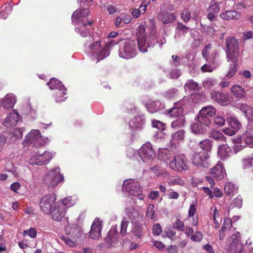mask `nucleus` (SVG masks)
I'll return each mask as SVG.
<instances>
[{
  "instance_id": "obj_48",
  "label": "nucleus",
  "mask_w": 253,
  "mask_h": 253,
  "mask_svg": "<svg viewBox=\"0 0 253 253\" xmlns=\"http://www.w3.org/2000/svg\"><path fill=\"white\" fill-rule=\"evenodd\" d=\"M228 125L230 126H240L241 123L235 116H231L227 119Z\"/></svg>"
},
{
  "instance_id": "obj_7",
  "label": "nucleus",
  "mask_w": 253,
  "mask_h": 253,
  "mask_svg": "<svg viewBox=\"0 0 253 253\" xmlns=\"http://www.w3.org/2000/svg\"><path fill=\"white\" fill-rule=\"evenodd\" d=\"M136 42L133 41H127L123 47H120L119 55L121 58L130 59L136 55Z\"/></svg>"
},
{
  "instance_id": "obj_51",
  "label": "nucleus",
  "mask_w": 253,
  "mask_h": 253,
  "mask_svg": "<svg viewBox=\"0 0 253 253\" xmlns=\"http://www.w3.org/2000/svg\"><path fill=\"white\" fill-rule=\"evenodd\" d=\"M177 92L178 90L176 88H172L166 91L164 95L167 99H171L176 96Z\"/></svg>"
},
{
  "instance_id": "obj_40",
  "label": "nucleus",
  "mask_w": 253,
  "mask_h": 253,
  "mask_svg": "<svg viewBox=\"0 0 253 253\" xmlns=\"http://www.w3.org/2000/svg\"><path fill=\"white\" fill-rule=\"evenodd\" d=\"M184 87L186 89H188L195 92L199 90V84L193 80H187L184 85Z\"/></svg>"
},
{
  "instance_id": "obj_64",
  "label": "nucleus",
  "mask_w": 253,
  "mask_h": 253,
  "mask_svg": "<svg viewBox=\"0 0 253 253\" xmlns=\"http://www.w3.org/2000/svg\"><path fill=\"white\" fill-rule=\"evenodd\" d=\"M214 122L215 125L222 126L225 122V120L221 116H217L214 118Z\"/></svg>"
},
{
  "instance_id": "obj_22",
  "label": "nucleus",
  "mask_w": 253,
  "mask_h": 253,
  "mask_svg": "<svg viewBox=\"0 0 253 253\" xmlns=\"http://www.w3.org/2000/svg\"><path fill=\"white\" fill-rule=\"evenodd\" d=\"M158 18L164 24L167 25L173 22L176 19V15L174 13L162 11L159 14Z\"/></svg>"
},
{
  "instance_id": "obj_35",
  "label": "nucleus",
  "mask_w": 253,
  "mask_h": 253,
  "mask_svg": "<svg viewBox=\"0 0 253 253\" xmlns=\"http://www.w3.org/2000/svg\"><path fill=\"white\" fill-rule=\"evenodd\" d=\"M227 60L228 62L231 61L232 63L230 65L229 70L226 76L228 78H232L234 76L237 71V67L239 65V59H227Z\"/></svg>"
},
{
  "instance_id": "obj_26",
  "label": "nucleus",
  "mask_w": 253,
  "mask_h": 253,
  "mask_svg": "<svg viewBox=\"0 0 253 253\" xmlns=\"http://www.w3.org/2000/svg\"><path fill=\"white\" fill-rule=\"evenodd\" d=\"M18 121V114L17 112H13L8 114L3 123V125L4 126H14L17 124Z\"/></svg>"
},
{
  "instance_id": "obj_6",
  "label": "nucleus",
  "mask_w": 253,
  "mask_h": 253,
  "mask_svg": "<svg viewBox=\"0 0 253 253\" xmlns=\"http://www.w3.org/2000/svg\"><path fill=\"white\" fill-rule=\"evenodd\" d=\"M170 146L169 148L159 149L158 157L164 162H167L172 156L174 157L175 155L180 153L179 143L173 144L172 141H170Z\"/></svg>"
},
{
  "instance_id": "obj_33",
  "label": "nucleus",
  "mask_w": 253,
  "mask_h": 253,
  "mask_svg": "<svg viewBox=\"0 0 253 253\" xmlns=\"http://www.w3.org/2000/svg\"><path fill=\"white\" fill-rule=\"evenodd\" d=\"M8 133L10 138L13 141L21 139L22 137L23 131L21 127H9Z\"/></svg>"
},
{
  "instance_id": "obj_9",
  "label": "nucleus",
  "mask_w": 253,
  "mask_h": 253,
  "mask_svg": "<svg viewBox=\"0 0 253 253\" xmlns=\"http://www.w3.org/2000/svg\"><path fill=\"white\" fill-rule=\"evenodd\" d=\"M43 139L40 131L38 129L32 130L26 136L24 140L25 145L33 144L36 147L41 146L43 144Z\"/></svg>"
},
{
  "instance_id": "obj_34",
  "label": "nucleus",
  "mask_w": 253,
  "mask_h": 253,
  "mask_svg": "<svg viewBox=\"0 0 253 253\" xmlns=\"http://www.w3.org/2000/svg\"><path fill=\"white\" fill-rule=\"evenodd\" d=\"M131 232L134 236L139 239H141L143 235L142 225L137 222L133 224Z\"/></svg>"
},
{
  "instance_id": "obj_49",
  "label": "nucleus",
  "mask_w": 253,
  "mask_h": 253,
  "mask_svg": "<svg viewBox=\"0 0 253 253\" xmlns=\"http://www.w3.org/2000/svg\"><path fill=\"white\" fill-rule=\"evenodd\" d=\"M129 222L126 218H124L121 222L120 233L123 237H125L127 233V228Z\"/></svg>"
},
{
  "instance_id": "obj_31",
  "label": "nucleus",
  "mask_w": 253,
  "mask_h": 253,
  "mask_svg": "<svg viewBox=\"0 0 253 253\" xmlns=\"http://www.w3.org/2000/svg\"><path fill=\"white\" fill-rule=\"evenodd\" d=\"M15 103L16 99L15 97L6 95L1 102V104L4 109L9 110L13 107Z\"/></svg>"
},
{
  "instance_id": "obj_55",
  "label": "nucleus",
  "mask_w": 253,
  "mask_h": 253,
  "mask_svg": "<svg viewBox=\"0 0 253 253\" xmlns=\"http://www.w3.org/2000/svg\"><path fill=\"white\" fill-rule=\"evenodd\" d=\"M191 17V14L190 11L187 9H185L182 12L181 18L185 23H187Z\"/></svg>"
},
{
  "instance_id": "obj_11",
  "label": "nucleus",
  "mask_w": 253,
  "mask_h": 253,
  "mask_svg": "<svg viewBox=\"0 0 253 253\" xmlns=\"http://www.w3.org/2000/svg\"><path fill=\"white\" fill-rule=\"evenodd\" d=\"M139 50L143 53L147 51L148 48L153 47L155 44L158 42L156 39L155 35L153 33L149 34L148 38L137 40Z\"/></svg>"
},
{
  "instance_id": "obj_60",
  "label": "nucleus",
  "mask_w": 253,
  "mask_h": 253,
  "mask_svg": "<svg viewBox=\"0 0 253 253\" xmlns=\"http://www.w3.org/2000/svg\"><path fill=\"white\" fill-rule=\"evenodd\" d=\"M184 131L183 130H180L177 132L174 133L172 134L174 140H182L184 136Z\"/></svg>"
},
{
  "instance_id": "obj_23",
  "label": "nucleus",
  "mask_w": 253,
  "mask_h": 253,
  "mask_svg": "<svg viewBox=\"0 0 253 253\" xmlns=\"http://www.w3.org/2000/svg\"><path fill=\"white\" fill-rule=\"evenodd\" d=\"M65 208L57 205H55L50 214L53 220L56 221H60L65 216Z\"/></svg>"
},
{
  "instance_id": "obj_46",
  "label": "nucleus",
  "mask_w": 253,
  "mask_h": 253,
  "mask_svg": "<svg viewBox=\"0 0 253 253\" xmlns=\"http://www.w3.org/2000/svg\"><path fill=\"white\" fill-rule=\"evenodd\" d=\"M199 146L202 151H206L209 152L211 148V141L209 139H206L200 142Z\"/></svg>"
},
{
  "instance_id": "obj_18",
  "label": "nucleus",
  "mask_w": 253,
  "mask_h": 253,
  "mask_svg": "<svg viewBox=\"0 0 253 253\" xmlns=\"http://www.w3.org/2000/svg\"><path fill=\"white\" fill-rule=\"evenodd\" d=\"M89 12V11L88 9L77 10L72 15V22L77 23L78 24H82L83 22H86L85 20L83 19L88 15Z\"/></svg>"
},
{
  "instance_id": "obj_29",
  "label": "nucleus",
  "mask_w": 253,
  "mask_h": 253,
  "mask_svg": "<svg viewBox=\"0 0 253 253\" xmlns=\"http://www.w3.org/2000/svg\"><path fill=\"white\" fill-rule=\"evenodd\" d=\"M146 107L150 113H153L163 109L164 105L160 101H155L147 104Z\"/></svg>"
},
{
  "instance_id": "obj_19",
  "label": "nucleus",
  "mask_w": 253,
  "mask_h": 253,
  "mask_svg": "<svg viewBox=\"0 0 253 253\" xmlns=\"http://www.w3.org/2000/svg\"><path fill=\"white\" fill-rule=\"evenodd\" d=\"M209 154L206 151H201L194 154L192 159L193 164L201 166H203L204 162L209 158Z\"/></svg>"
},
{
  "instance_id": "obj_54",
  "label": "nucleus",
  "mask_w": 253,
  "mask_h": 253,
  "mask_svg": "<svg viewBox=\"0 0 253 253\" xmlns=\"http://www.w3.org/2000/svg\"><path fill=\"white\" fill-rule=\"evenodd\" d=\"M154 208L155 206L153 204H150L147 209V216L152 219L156 217Z\"/></svg>"
},
{
  "instance_id": "obj_57",
  "label": "nucleus",
  "mask_w": 253,
  "mask_h": 253,
  "mask_svg": "<svg viewBox=\"0 0 253 253\" xmlns=\"http://www.w3.org/2000/svg\"><path fill=\"white\" fill-rule=\"evenodd\" d=\"M162 232V229L159 223H156L152 227V233L155 236L160 235Z\"/></svg>"
},
{
  "instance_id": "obj_24",
  "label": "nucleus",
  "mask_w": 253,
  "mask_h": 253,
  "mask_svg": "<svg viewBox=\"0 0 253 253\" xmlns=\"http://www.w3.org/2000/svg\"><path fill=\"white\" fill-rule=\"evenodd\" d=\"M223 166L218 162L216 166L211 169V176L217 180H220L224 177Z\"/></svg>"
},
{
  "instance_id": "obj_14",
  "label": "nucleus",
  "mask_w": 253,
  "mask_h": 253,
  "mask_svg": "<svg viewBox=\"0 0 253 253\" xmlns=\"http://www.w3.org/2000/svg\"><path fill=\"white\" fill-rule=\"evenodd\" d=\"M240 234L239 232H236L229 237V240L231 243L228 246V250L231 253H243V246L240 243Z\"/></svg>"
},
{
  "instance_id": "obj_63",
  "label": "nucleus",
  "mask_w": 253,
  "mask_h": 253,
  "mask_svg": "<svg viewBox=\"0 0 253 253\" xmlns=\"http://www.w3.org/2000/svg\"><path fill=\"white\" fill-rule=\"evenodd\" d=\"M238 127H226L223 129L224 133L229 136H232L238 130Z\"/></svg>"
},
{
  "instance_id": "obj_5",
  "label": "nucleus",
  "mask_w": 253,
  "mask_h": 253,
  "mask_svg": "<svg viewBox=\"0 0 253 253\" xmlns=\"http://www.w3.org/2000/svg\"><path fill=\"white\" fill-rule=\"evenodd\" d=\"M47 85L49 87L50 89H58V93L56 95L55 101L56 102H61L64 101L67 98L66 88L63 85L62 83L56 78H52L50 81L47 83Z\"/></svg>"
},
{
  "instance_id": "obj_16",
  "label": "nucleus",
  "mask_w": 253,
  "mask_h": 253,
  "mask_svg": "<svg viewBox=\"0 0 253 253\" xmlns=\"http://www.w3.org/2000/svg\"><path fill=\"white\" fill-rule=\"evenodd\" d=\"M220 10L219 3L215 0H211L209 6L207 8L208 12V19L211 21H214L217 20V15Z\"/></svg>"
},
{
  "instance_id": "obj_8",
  "label": "nucleus",
  "mask_w": 253,
  "mask_h": 253,
  "mask_svg": "<svg viewBox=\"0 0 253 253\" xmlns=\"http://www.w3.org/2000/svg\"><path fill=\"white\" fill-rule=\"evenodd\" d=\"M91 52L97 56V63L108 56L110 50H107V47L101 45L100 41H97L90 44L89 46Z\"/></svg>"
},
{
  "instance_id": "obj_39",
  "label": "nucleus",
  "mask_w": 253,
  "mask_h": 253,
  "mask_svg": "<svg viewBox=\"0 0 253 253\" xmlns=\"http://www.w3.org/2000/svg\"><path fill=\"white\" fill-rule=\"evenodd\" d=\"M145 120L141 116H136L131 119L129 122V126H141L145 125Z\"/></svg>"
},
{
  "instance_id": "obj_30",
  "label": "nucleus",
  "mask_w": 253,
  "mask_h": 253,
  "mask_svg": "<svg viewBox=\"0 0 253 253\" xmlns=\"http://www.w3.org/2000/svg\"><path fill=\"white\" fill-rule=\"evenodd\" d=\"M93 23L92 21L87 20L86 22H83L82 24H79L80 28H76L75 30L77 32L80 33L81 35L84 37H86L90 35L89 30L86 28L87 25H91Z\"/></svg>"
},
{
  "instance_id": "obj_61",
  "label": "nucleus",
  "mask_w": 253,
  "mask_h": 253,
  "mask_svg": "<svg viewBox=\"0 0 253 253\" xmlns=\"http://www.w3.org/2000/svg\"><path fill=\"white\" fill-rule=\"evenodd\" d=\"M217 55V52L216 51H213L212 53L210 54V53L207 54V56L206 57H204L208 62L213 63L215 60V57Z\"/></svg>"
},
{
  "instance_id": "obj_4",
  "label": "nucleus",
  "mask_w": 253,
  "mask_h": 253,
  "mask_svg": "<svg viewBox=\"0 0 253 253\" xmlns=\"http://www.w3.org/2000/svg\"><path fill=\"white\" fill-rule=\"evenodd\" d=\"M225 45L227 59H239L240 51L237 39L234 37H229L226 39Z\"/></svg>"
},
{
  "instance_id": "obj_44",
  "label": "nucleus",
  "mask_w": 253,
  "mask_h": 253,
  "mask_svg": "<svg viewBox=\"0 0 253 253\" xmlns=\"http://www.w3.org/2000/svg\"><path fill=\"white\" fill-rule=\"evenodd\" d=\"M200 112L201 114L211 117L215 114V109L212 106H209L203 107Z\"/></svg>"
},
{
  "instance_id": "obj_32",
  "label": "nucleus",
  "mask_w": 253,
  "mask_h": 253,
  "mask_svg": "<svg viewBox=\"0 0 253 253\" xmlns=\"http://www.w3.org/2000/svg\"><path fill=\"white\" fill-rule=\"evenodd\" d=\"M195 121L197 126H208L211 123V121L209 117L205 115L201 114L200 112L195 119Z\"/></svg>"
},
{
  "instance_id": "obj_58",
  "label": "nucleus",
  "mask_w": 253,
  "mask_h": 253,
  "mask_svg": "<svg viewBox=\"0 0 253 253\" xmlns=\"http://www.w3.org/2000/svg\"><path fill=\"white\" fill-rule=\"evenodd\" d=\"M243 137L245 139V142L247 144L253 147V135H249L247 132L243 135Z\"/></svg>"
},
{
  "instance_id": "obj_1",
  "label": "nucleus",
  "mask_w": 253,
  "mask_h": 253,
  "mask_svg": "<svg viewBox=\"0 0 253 253\" xmlns=\"http://www.w3.org/2000/svg\"><path fill=\"white\" fill-rule=\"evenodd\" d=\"M65 231L67 236H62L60 237L61 240L67 245L73 247L76 245L77 239L82 236V229L77 225L66 226Z\"/></svg>"
},
{
  "instance_id": "obj_37",
  "label": "nucleus",
  "mask_w": 253,
  "mask_h": 253,
  "mask_svg": "<svg viewBox=\"0 0 253 253\" xmlns=\"http://www.w3.org/2000/svg\"><path fill=\"white\" fill-rule=\"evenodd\" d=\"M183 112V108H178L173 106L171 108L166 111V114L170 117H179L180 116H182Z\"/></svg>"
},
{
  "instance_id": "obj_47",
  "label": "nucleus",
  "mask_w": 253,
  "mask_h": 253,
  "mask_svg": "<svg viewBox=\"0 0 253 253\" xmlns=\"http://www.w3.org/2000/svg\"><path fill=\"white\" fill-rule=\"evenodd\" d=\"M237 107L245 114L246 117H249L248 114L252 110V107L246 104H239Z\"/></svg>"
},
{
  "instance_id": "obj_38",
  "label": "nucleus",
  "mask_w": 253,
  "mask_h": 253,
  "mask_svg": "<svg viewBox=\"0 0 253 253\" xmlns=\"http://www.w3.org/2000/svg\"><path fill=\"white\" fill-rule=\"evenodd\" d=\"M230 149L227 144L220 145L218 146L217 154L221 158H224L228 156Z\"/></svg>"
},
{
  "instance_id": "obj_17",
  "label": "nucleus",
  "mask_w": 253,
  "mask_h": 253,
  "mask_svg": "<svg viewBox=\"0 0 253 253\" xmlns=\"http://www.w3.org/2000/svg\"><path fill=\"white\" fill-rule=\"evenodd\" d=\"M102 221L99 218H95L92 223L89 233V237L92 239H98L101 237L102 229Z\"/></svg>"
},
{
  "instance_id": "obj_52",
  "label": "nucleus",
  "mask_w": 253,
  "mask_h": 253,
  "mask_svg": "<svg viewBox=\"0 0 253 253\" xmlns=\"http://www.w3.org/2000/svg\"><path fill=\"white\" fill-rule=\"evenodd\" d=\"M185 119L184 116L179 117L175 121L172 122L171 126H182L185 125Z\"/></svg>"
},
{
  "instance_id": "obj_42",
  "label": "nucleus",
  "mask_w": 253,
  "mask_h": 253,
  "mask_svg": "<svg viewBox=\"0 0 253 253\" xmlns=\"http://www.w3.org/2000/svg\"><path fill=\"white\" fill-rule=\"evenodd\" d=\"M243 200L240 196H238L231 202L229 209L238 208L240 209L242 206Z\"/></svg>"
},
{
  "instance_id": "obj_43",
  "label": "nucleus",
  "mask_w": 253,
  "mask_h": 253,
  "mask_svg": "<svg viewBox=\"0 0 253 253\" xmlns=\"http://www.w3.org/2000/svg\"><path fill=\"white\" fill-rule=\"evenodd\" d=\"M242 167L244 169H250L253 167V154L249 156L248 158L244 159L242 162Z\"/></svg>"
},
{
  "instance_id": "obj_20",
  "label": "nucleus",
  "mask_w": 253,
  "mask_h": 253,
  "mask_svg": "<svg viewBox=\"0 0 253 253\" xmlns=\"http://www.w3.org/2000/svg\"><path fill=\"white\" fill-rule=\"evenodd\" d=\"M232 224V221L231 219L227 217L224 218L222 227L219 231L218 238L219 240L222 241L224 239L231 230Z\"/></svg>"
},
{
  "instance_id": "obj_10",
  "label": "nucleus",
  "mask_w": 253,
  "mask_h": 253,
  "mask_svg": "<svg viewBox=\"0 0 253 253\" xmlns=\"http://www.w3.org/2000/svg\"><path fill=\"white\" fill-rule=\"evenodd\" d=\"M55 200V196L51 194L44 196L41 199L39 205L43 213L46 214L50 213Z\"/></svg>"
},
{
  "instance_id": "obj_27",
  "label": "nucleus",
  "mask_w": 253,
  "mask_h": 253,
  "mask_svg": "<svg viewBox=\"0 0 253 253\" xmlns=\"http://www.w3.org/2000/svg\"><path fill=\"white\" fill-rule=\"evenodd\" d=\"M118 234L115 229H111L105 238V241L108 247H112L118 241Z\"/></svg>"
},
{
  "instance_id": "obj_25",
  "label": "nucleus",
  "mask_w": 253,
  "mask_h": 253,
  "mask_svg": "<svg viewBox=\"0 0 253 253\" xmlns=\"http://www.w3.org/2000/svg\"><path fill=\"white\" fill-rule=\"evenodd\" d=\"M190 28L184 25L181 22H178L175 28V33L174 38L176 40H178L181 36H184L190 30Z\"/></svg>"
},
{
  "instance_id": "obj_53",
  "label": "nucleus",
  "mask_w": 253,
  "mask_h": 253,
  "mask_svg": "<svg viewBox=\"0 0 253 253\" xmlns=\"http://www.w3.org/2000/svg\"><path fill=\"white\" fill-rule=\"evenodd\" d=\"M173 228L178 231H184L185 230L184 222L180 219H177L173 224Z\"/></svg>"
},
{
  "instance_id": "obj_59",
  "label": "nucleus",
  "mask_w": 253,
  "mask_h": 253,
  "mask_svg": "<svg viewBox=\"0 0 253 253\" xmlns=\"http://www.w3.org/2000/svg\"><path fill=\"white\" fill-rule=\"evenodd\" d=\"M169 185L173 186L174 185H183L184 182L180 178L175 177L169 182Z\"/></svg>"
},
{
  "instance_id": "obj_21",
  "label": "nucleus",
  "mask_w": 253,
  "mask_h": 253,
  "mask_svg": "<svg viewBox=\"0 0 253 253\" xmlns=\"http://www.w3.org/2000/svg\"><path fill=\"white\" fill-rule=\"evenodd\" d=\"M211 97L213 100L222 105H226L229 100L228 95L222 92L212 90L211 92Z\"/></svg>"
},
{
  "instance_id": "obj_12",
  "label": "nucleus",
  "mask_w": 253,
  "mask_h": 253,
  "mask_svg": "<svg viewBox=\"0 0 253 253\" xmlns=\"http://www.w3.org/2000/svg\"><path fill=\"white\" fill-rule=\"evenodd\" d=\"M187 161L183 155H175L173 159L169 163L170 168L180 172L187 169Z\"/></svg>"
},
{
  "instance_id": "obj_3",
  "label": "nucleus",
  "mask_w": 253,
  "mask_h": 253,
  "mask_svg": "<svg viewBox=\"0 0 253 253\" xmlns=\"http://www.w3.org/2000/svg\"><path fill=\"white\" fill-rule=\"evenodd\" d=\"M64 179V176L60 174V169H52L44 176V181L48 186V190L51 191L60 182Z\"/></svg>"
},
{
  "instance_id": "obj_50",
  "label": "nucleus",
  "mask_w": 253,
  "mask_h": 253,
  "mask_svg": "<svg viewBox=\"0 0 253 253\" xmlns=\"http://www.w3.org/2000/svg\"><path fill=\"white\" fill-rule=\"evenodd\" d=\"M145 30V27L144 25L141 24L139 25L138 32L136 34L137 38V40L148 38V37L146 36Z\"/></svg>"
},
{
  "instance_id": "obj_13",
  "label": "nucleus",
  "mask_w": 253,
  "mask_h": 253,
  "mask_svg": "<svg viewBox=\"0 0 253 253\" xmlns=\"http://www.w3.org/2000/svg\"><path fill=\"white\" fill-rule=\"evenodd\" d=\"M53 157L52 154L48 151H44L42 154L32 157L29 160L31 165L42 166L48 163Z\"/></svg>"
},
{
  "instance_id": "obj_28",
  "label": "nucleus",
  "mask_w": 253,
  "mask_h": 253,
  "mask_svg": "<svg viewBox=\"0 0 253 253\" xmlns=\"http://www.w3.org/2000/svg\"><path fill=\"white\" fill-rule=\"evenodd\" d=\"M240 16V13L235 10H226L220 14V17L226 20L238 19Z\"/></svg>"
},
{
  "instance_id": "obj_45",
  "label": "nucleus",
  "mask_w": 253,
  "mask_h": 253,
  "mask_svg": "<svg viewBox=\"0 0 253 253\" xmlns=\"http://www.w3.org/2000/svg\"><path fill=\"white\" fill-rule=\"evenodd\" d=\"M210 136L215 140L225 141L226 139V137L221 132L215 130H213L211 132Z\"/></svg>"
},
{
  "instance_id": "obj_36",
  "label": "nucleus",
  "mask_w": 253,
  "mask_h": 253,
  "mask_svg": "<svg viewBox=\"0 0 253 253\" xmlns=\"http://www.w3.org/2000/svg\"><path fill=\"white\" fill-rule=\"evenodd\" d=\"M231 91L233 95L237 98H243L246 96L245 89L239 85H235L231 88Z\"/></svg>"
},
{
  "instance_id": "obj_41",
  "label": "nucleus",
  "mask_w": 253,
  "mask_h": 253,
  "mask_svg": "<svg viewBox=\"0 0 253 253\" xmlns=\"http://www.w3.org/2000/svg\"><path fill=\"white\" fill-rule=\"evenodd\" d=\"M236 190L234 184L231 182H227L224 186V193L226 196H232L236 193Z\"/></svg>"
},
{
  "instance_id": "obj_62",
  "label": "nucleus",
  "mask_w": 253,
  "mask_h": 253,
  "mask_svg": "<svg viewBox=\"0 0 253 253\" xmlns=\"http://www.w3.org/2000/svg\"><path fill=\"white\" fill-rule=\"evenodd\" d=\"M28 234L31 238H34L37 236V231L34 228H30L28 230H25L23 232V235L25 236Z\"/></svg>"
},
{
  "instance_id": "obj_56",
  "label": "nucleus",
  "mask_w": 253,
  "mask_h": 253,
  "mask_svg": "<svg viewBox=\"0 0 253 253\" xmlns=\"http://www.w3.org/2000/svg\"><path fill=\"white\" fill-rule=\"evenodd\" d=\"M190 238L193 242H200L203 239V234L200 231H196L191 236Z\"/></svg>"
},
{
  "instance_id": "obj_15",
  "label": "nucleus",
  "mask_w": 253,
  "mask_h": 253,
  "mask_svg": "<svg viewBox=\"0 0 253 253\" xmlns=\"http://www.w3.org/2000/svg\"><path fill=\"white\" fill-rule=\"evenodd\" d=\"M138 155L144 162L155 157V153L150 143L144 144L138 150Z\"/></svg>"
},
{
  "instance_id": "obj_2",
  "label": "nucleus",
  "mask_w": 253,
  "mask_h": 253,
  "mask_svg": "<svg viewBox=\"0 0 253 253\" xmlns=\"http://www.w3.org/2000/svg\"><path fill=\"white\" fill-rule=\"evenodd\" d=\"M122 190L128 193L130 196H133L135 199H138L141 200L145 197L140 185L133 181L125 180L123 184Z\"/></svg>"
}]
</instances>
